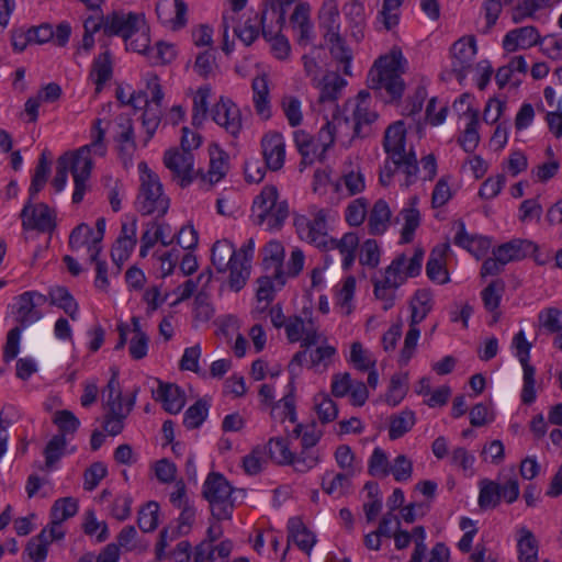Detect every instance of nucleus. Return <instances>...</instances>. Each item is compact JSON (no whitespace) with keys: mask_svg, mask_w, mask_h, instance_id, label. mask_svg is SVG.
Here are the masks:
<instances>
[{"mask_svg":"<svg viewBox=\"0 0 562 562\" xmlns=\"http://www.w3.org/2000/svg\"><path fill=\"white\" fill-rule=\"evenodd\" d=\"M406 63L400 49H392L389 55L381 56L369 71V89L376 92L384 90L385 102L398 101L405 90L402 75L405 72Z\"/></svg>","mask_w":562,"mask_h":562,"instance_id":"nucleus-1","label":"nucleus"},{"mask_svg":"<svg viewBox=\"0 0 562 562\" xmlns=\"http://www.w3.org/2000/svg\"><path fill=\"white\" fill-rule=\"evenodd\" d=\"M424 250L417 248L408 260L404 254L398 255L385 269L382 280H373L374 295L383 302V310L394 305L395 291L405 283L407 278L417 277L422 271Z\"/></svg>","mask_w":562,"mask_h":562,"instance_id":"nucleus-2","label":"nucleus"},{"mask_svg":"<svg viewBox=\"0 0 562 562\" xmlns=\"http://www.w3.org/2000/svg\"><path fill=\"white\" fill-rule=\"evenodd\" d=\"M92 167L93 161L91 156H89L88 147L67 151L57 159L56 173L52 186L56 192L63 191L67 183L68 171H70L75 183L72 203L78 204L83 200Z\"/></svg>","mask_w":562,"mask_h":562,"instance_id":"nucleus-3","label":"nucleus"},{"mask_svg":"<svg viewBox=\"0 0 562 562\" xmlns=\"http://www.w3.org/2000/svg\"><path fill=\"white\" fill-rule=\"evenodd\" d=\"M140 187L136 207L143 215L162 217L169 210L170 200L164 194L162 184L156 172L145 161L138 164Z\"/></svg>","mask_w":562,"mask_h":562,"instance_id":"nucleus-4","label":"nucleus"},{"mask_svg":"<svg viewBox=\"0 0 562 562\" xmlns=\"http://www.w3.org/2000/svg\"><path fill=\"white\" fill-rule=\"evenodd\" d=\"M232 493L233 487L223 474L211 472L207 475L202 495L209 502L211 514L216 520L232 518L234 509Z\"/></svg>","mask_w":562,"mask_h":562,"instance_id":"nucleus-5","label":"nucleus"},{"mask_svg":"<svg viewBox=\"0 0 562 562\" xmlns=\"http://www.w3.org/2000/svg\"><path fill=\"white\" fill-rule=\"evenodd\" d=\"M274 210L272 226H282L289 216V206L285 201H278V190L274 186H266L252 202L251 217L256 225H265L271 209Z\"/></svg>","mask_w":562,"mask_h":562,"instance_id":"nucleus-6","label":"nucleus"},{"mask_svg":"<svg viewBox=\"0 0 562 562\" xmlns=\"http://www.w3.org/2000/svg\"><path fill=\"white\" fill-rule=\"evenodd\" d=\"M143 13L114 10L105 15L104 35L119 36L125 43L135 36V32L144 29Z\"/></svg>","mask_w":562,"mask_h":562,"instance_id":"nucleus-7","label":"nucleus"},{"mask_svg":"<svg viewBox=\"0 0 562 562\" xmlns=\"http://www.w3.org/2000/svg\"><path fill=\"white\" fill-rule=\"evenodd\" d=\"M164 164L172 173V179L181 188L190 186L198 176L194 172V157L190 151L179 150L177 148L168 149L164 155Z\"/></svg>","mask_w":562,"mask_h":562,"instance_id":"nucleus-8","label":"nucleus"},{"mask_svg":"<svg viewBox=\"0 0 562 562\" xmlns=\"http://www.w3.org/2000/svg\"><path fill=\"white\" fill-rule=\"evenodd\" d=\"M21 218L24 231L49 233L56 227L55 216L49 206L45 203L33 204L31 195L21 211Z\"/></svg>","mask_w":562,"mask_h":562,"instance_id":"nucleus-9","label":"nucleus"},{"mask_svg":"<svg viewBox=\"0 0 562 562\" xmlns=\"http://www.w3.org/2000/svg\"><path fill=\"white\" fill-rule=\"evenodd\" d=\"M476 50V42L473 36L461 37L452 44L450 48L451 71L460 83L471 70Z\"/></svg>","mask_w":562,"mask_h":562,"instance_id":"nucleus-10","label":"nucleus"},{"mask_svg":"<svg viewBox=\"0 0 562 562\" xmlns=\"http://www.w3.org/2000/svg\"><path fill=\"white\" fill-rule=\"evenodd\" d=\"M15 300L16 327L24 329L43 317V313L40 311V307L47 302L46 295L36 291H26L16 296Z\"/></svg>","mask_w":562,"mask_h":562,"instance_id":"nucleus-11","label":"nucleus"},{"mask_svg":"<svg viewBox=\"0 0 562 562\" xmlns=\"http://www.w3.org/2000/svg\"><path fill=\"white\" fill-rule=\"evenodd\" d=\"M300 237L317 247L328 248L327 223L325 210H318L313 220L302 218L296 222Z\"/></svg>","mask_w":562,"mask_h":562,"instance_id":"nucleus-12","label":"nucleus"},{"mask_svg":"<svg viewBox=\"0 0 562 562\" xmlns=\"http://www.w3.org/2000/svg\"><path fill=\"white\" fill-rule=\"evenodd\" d=\"M212 120L236 137L241 130L240 111L229 99L221 98L211 111Z\"/></svg>","mask_w":562,"mask_h":562,"instance_id":"nucleus-13","label":"nucleus"},{"mask_svg":"<svg viewBox=\"0 0 562 562\" xmlns=\"http://www.w3.org/2000/svg\"><path fill=\"white\" fill-rule=\"evenodd\" d=\"M262 267L266 273H272L277 286L281 289L285 284L283 270L284 247L278 240H270L262 249Z\"/></svg>","mask_w":562,"mask_h":562,"instance_id":"nucleus-14","label":"nucleus"},{"mask_svg":"<svg viewBox=\"0 0 562 562\" xmlns=\"http://www.w3.org/2000/svg\"><path fill=\"white\" fill-rule=\"evenodd\" d=\"M187 12L188 7L183 0H159L156 4L159 21L173 31L187 24Z\"/></svg>","mask_w":562,"mask_h":562,"instance_id":"nucleus-15","label":"nucleus"},{"mask_svg":"<svg viewBox=\"0 0 562 562\" xmlns=\"http://www.w3.org/2000/svg\"><path fill=\"white\" fill-rule=\"evenodd\" d=\"M346 85V80L337 72H327L316 85L319 88L318 103L324 108L327 105L331 112L339 110L337 100Z\"/></svg>","mask_w":562,"mask_h":562,"instance_id":"nucleus-16","label":"nucleus"},{"mask_svg":"<svg viewBox=\"0 0 562 562\" xmlns=\"http://www.w3.org/2000/svg\"><path fill=\"white\" fill-rule=\"evenodd\" d=\"M405 136L406 130L403 121L391 124L384 133L383 147L394 165H398L404 155L407 154L405 151Z\"/></svg>","mask_w":562,"mask_h":562,"instance_id":"nucleus-17","label":"nucleus"},{"mask_svg":"<svg viewBox=\"0 0 562 562\" xmlns=\"http://www.w3.org/2000/svg\"><path fill=\"white\" fill-rule=\"evenodd\" d=\"M158 387L151 391L153 398L162 404L169 414H178L186 404L183 391L176 384L157 380Z\"/></svg>","mask_w":562,"mask_h":562,"instance_id":"nucleus-18","label":"nucleus"},{"mask_svg":"<svg viewBox=\"0 0 562 562\" xmlns=\"http://www.w3.org/2000/svg\"><path fill=\"white\" fill-rule=\"evenodd\" d=\"M262 155L268 169L280 170L284 165L285 144L281 134L272 133L266 135L261 140Z\"/></svg>","mask_w":562,"mask_h":562,"instance_id":"nucleus-19","label":"nucleus"},{"mask_svg":"<svg viewBox=\"0 0 562 562\" xmlns=\"http://www.w3.org/2000/svg\"><path fill=\"white\" fill-rule=\"evenodd\" d=\"M228 171V155L217 145L210 147V166L206 173L198 171L196 175L201 181L207 183L211 188L220 182Z\"/></svg>","mask_w":562,"mask_h":562,"instance_id":"nucleus-20","label":"nucleus"},{"mask_svg":"<svg viewBox=\"0 0 562 562\" xmlns=\"http://www.w3.org/2000/svg\"><path fill=\"white\" fill-rule=\"evenodd\" d=\"M285 9L279 5H272L270 0L263 2V9L259 13L262 36H276L282 32L285 24Z\"/></svg>","mask_w":562,"mask_h":562,"instance_id":"nucleus-21","label":"nucleus"},{"mask_svg":"<svg viewBox=\"0 0 562 562\" xmlns=\"http://www.w3.org/2000/svg\"><path fill=\"white\" fill-rule=\"evenodd\" d=\"M319 27L324 40H337L340 35L339 10L337 0H324L319 13Z\"/></svg>","mask_w":562,"mask_h":562,"instance_id":"nucleus-22","label":"nucleus"},{"mask_svg":"<svg viewBox=\"0 0 562 562\" xmlns=\"http://www.w3.org/2000/svg\"><path fill=\"white\" fill-rule=\"evenodd\" d=\"M540 41V34L535 26H522L509 31L503 40V48L513 53L517 48H529L537 45Z\"/></svg>","mask_w":562,"mask_h":562,"instance_id":"nucleus-23","label":"nucleus"},{"mask_svg":"<svg viewBox=\"0 0 562 562\" xmlns=\"http://www.w3.org/2000/svg\"><path fill=\"white\" fill-rule=\"evenodd\" d=\"M506 263L519 261L538 250V246L528 239L514 238L494 248Z\"/></svg>","mask_w":562,"mask_h":562,"instance_id":"nucleus-24","label":"nucleus"},{"mask_svg":"<svg viewBox=\"0 0 562 562\" xmlns=\"http://www.w3.org/2000/svg\"><path fill=\"white\" fill-rule=\"evenodd\" d=\"M449 250V244L436 246L429 256L426 265L427 277L438 284H446L449 282V273L445 268L446 256Z\"/></svg>","mask_w":562,"mask_h":562,"instance_id":"nucleus-25","label":"nucleus"},{"mask_svg":"<svg viewBox=\"0 0 562 562\" xmlns=\"http://www.w3.org/2000/svg\"><path fill=\"white\" fill-rule=\"evenodd\" d=\"M288 542H294L302 551L310 554L316 538L300 517H292L288 521Z\"/></svg>","mask_w":562,"mask_h":562,"instance_id":"nucleus-26","label":"nucleus"},{"mask_svg":"<svg viewBox=\"0 0 562 562\" xmlns=\"http://www.w3.org/2000/svg\"><path fill=\"white\" fill-rule=\"evenodd\" d=\"M46 297L50 305L61 308L72 321L78 318V303L67 288H50Z\"/></svg>","mask_w":562,"mask_h":562,"instance_id":"nucleus-27","label":"nucleus"},{"mask_svg":"<svg viewBox=\"0 0 562 562\" xmlns=\"http://www.w3.org/2000/svg\"><path fill=\"white\" fill-rule=\"evenodd\" d=\"M418 198L416 195L409 198L408 205L400 212V216L404 220V226L401 233L402 243H411L414 238L415 231L420 224V213L417 209Z\"/></svg>","mask_w":562,"mask_h":562,"instance_id":"nucleus-28","label":"nucleus"},{"mask_svg":"<svg viewBox=\"0 0 562 562\" xmlns=\"http://www.w3.org/2000/svg\"><path fill=\"white\" fill-rule=\"evenodd\" d=\"M411 321L409 325L418 327L432 308V296L428 290L419 289L415 292L409 303Z\"/></svg>","mask_w":562,"mask_h":562,"instance_id":"nucleus-29","label":"nucleus"},{"mask_svg":"<svg viewBox=\"0 0 562 562\" xmlns=\"http://www.w3.org/2000/svg\"><path fill=\"white\" fill-rule=\"evenodd\" d=\"M359 245L356 233H346L340 239L329 238L328 248L338 249L342 256L344 269H349L355 261V252Z\"/></svg>","mask_w":562,"mask_h":562,"instance_id":"nucleus-30","label":"nucleus"},{"mask_svg":"<svg viewBox=\"0 0 562 562\" xmlns=\"http://www.w3.org/2000/svg\"><path fill=\"white\" fill-rule=\"evenodd\" d=\"M352 137H367L372 133V124L378 114L366 104L358 103L353 111Z\"/></svg>","mask_w":562,"mask_h":562,"instance_id":"nucleus-31","label":"nucleus"},{"mask_svg":"<svg viewBox=\"0 0 562 562\" xmlns=\"http://www.w3.org/2000/svg\"><path fill=\"white\" fill-rule=\"evenodd\" d=\"M518 533L517 550L519 562H537L539 543L535 535L526 527H521Z\"/></svg>","mask_w":562,"mask_h":562,"instance_id":"nucleus-32","label":"nucleus"},{"mask_svg":"<svg viewBox=\"0 0 562 562\" xmlns=\"http://www.w3.org/2000/svg\"><path fill=\"white\" fill-rule=\"evenodd\" d=\"M336 353L337 350L334 346H317L308 350L307 361H304L303 364H307L310 369H314L316 372H324L331 364Z\"/></svg>","mask_w":562,"mask_h":562,"instance_id":"nucleus-33","label":"nucleus"},{"mask_svg":"<svg viewBox=\"0 0 562 562\" xmlns=\"http://www.w3.org/2000/svg\"><path fill=\"white\" fill-rule=\"evenodd\" d=\"M504 290V281L502 279H496L483 289L481 293L484 307L488 312L493 313V323H496L499 319L501 313L498 312V307Z\"/></svg>","mask_w":562,"mask_h":562,"instance_id":"nucleus-34","label":"nucleus"},{"mask_svg":"<svg viewBox=\"0 0 562 562\" xmlns=\"http://www.w3.org/2000/svg\"><path fill=\"white\" fill-rule=\"evenodd\" d=\"M456 225L458 231L453 241L457 246H460L475 255L476 250L483 251L490 247V240L487 238L468 234L462 221H458Z\"/></svg>","mask_w":562,"mask_h":562,"instance_id":"nucleus-35","label":"nucleus"},{"mask_svg":"<svg viewBox=\"0 0 562 562\" xmlns=\"http://www.w3.org/2000/svg\"><path fill=\"white\" fill-rule=\"evenodd\" d=\"M391 220V210L387 203L380 199L378 200L369 215V229L373 235H380L384 233L389 226Z\"/></svg>","mask_w":562,"mask_h":562,"instance_id":"nucleus-36","label":"nucleus"},{"mask_svg":"<svg viewBox=\"0 0 562 562\" xmlns=\"http://www.w3.org/2000/svg\"><path fill=\"white\" fill-rule=\"evenodd\" d=\"M293 136L295 146L302 156L300 165H312L314 162L315 157H319L316 140L303 130L295 131Z\"/></svg>","mask_w":562,"mask_h":562,"instance_id":"nucleus-37","label":"nucleus"},{"mask_svg":"<svg viewBox=\"0 0 562 562\" xmlns=\"http://www.w3.org/2000/svg\"><path fill=\"white\" fill-rule=\"evenodd\" d=\"M325 42L329 47L330 55L338 63V68L341 69L346 76H351L350 64L352 54L341 35H338L337 40H325Z\"/></svg>","mask_w":562,"mask_h":562,"instance_id":"nucleus-38","label":"nucleus"},{"mask_svg":"<svg viewBox=\"0 0 562 562\" xmlns=\"http://www.w3.org/2000/svg\"><path fill=\"white\" fill-rule=\"evenodd\" d=\"M211 258L218 272L226 271L227 267L237 260L233 244L226 239L214 243Z\"/></svg>","mask_w":562,"mask_h":562,"instance_id":"nucleus-39","label":"nucleus"},{"mask_svg":"<svg viewBox=\"0 0 562 562\" xmlns=\"http://www.w3.org/2000/svg\"><path fill=\"white\" fill-rule=\"evenodd\" d=\"M465 112L471 113V119L465 126L462 135L458 138L459 145L467 153H473L480 143L479 135V111L468 106Z\"/></svg>","mask_w":562,"mask_h":562,"instance_id":"nucleus-40","label":"nucleus"},{"mask_svg":"<svg viewBox=\"0 0 562 562\" xmlns=\"http://www.w3.org/2000/svg\"><path fill=\"white\" fill-rule=\"evenodd\" d=\"M352 476V474L341 472L329 477V474L327 473L323 476L322 488L328 495L336 498L341 497L349 492Z\"/></svg>","mask_w":562,"mask_h":562,"instance_id":"nucleus-41","label":"nucleus"},{"mask_svg":"<svg viewBox=\"0 0 562 562\" xmlns=\"http://www.w3.org/2000/svg\"><path fill=\"white\" fill-rule=\"evenodd\" d=\"M112 76V59L109 50L100 54L92 64L91 77L95 83V91L100 92L104 83Z\"/></svg>","mask_w":562,"mask_h":562,"instance_id":"nucleus-42","label":"nucleus"},{"mask_svg":"<svg viewBox=\"0 0 562 562\" xmlns=\"http://www.w3.org/2000/svg\"><path fill=\"white\" fill-rule=\"evenodd\" d=\"M415 413L409 409H404L397 415L390 418L389 437L391 440H396L407 434L415 425Z\"/></svg>","mask_w":562,"mask_h":562,"instance_id":"nucleus-43","label":"nucleus"},{"mask_svg":"<svg viewBox=\"0 0 562 562\" xmlns=\"http://www.w3.org/2000/svg\"><path fill=\"white\" fill-rule=\"evenodd\" d=\"M234 34L246 45L250 46L261 34L259 13L249 16L244 24L232 25Z\"/></svg>","mask_w":562,"mask_h":562,"instance_id":"nucleus-44","label":"nucleus"},{"mask_svg":"<svg viewBox=\"0 0 562 562\" xmlns=\"http://www.w3.org/2000/svg\"><path fill=\"white\" fill-rule=\"evenodd\" d=\"M252 91L257 113L263 119H269L271 114L268 100L269 89L266 77H256L252 80Z\"/></svg>","mask_w":562,"mask_h":562,"instance_id":"nucleus-45","label":"nucleus"},{"mask_svg":"<svg viewBox=\"0 0 562 562\" xmlns=\"http://www.w3.org/2000/svg\"><path fill=\"white\" fill-rule=\"evenodd\" d=\"M539 329L547 335L562 330V311L557 307L543 308L538 314Z\"/></svg>","mask_w":562,"mask_h":562,"instance_id":"nucleus-46","label":"nucleus"},{"mask_svg":"<svg viewBox=\"0 0 562 562\" xmlns=\"http://www.w3.org/2000/svg\"><path fill=\"white\" fill-rule=\"evenodd\" d=\"M501 484L484 479L480 482L479 506L482 509L495 508L501 502Z\"/></svg>","mask_w":562,"mask_h":562,"instance_id":"nucleus-47","label":"nucleus"},{"mask_svg":"<svg viewBox=\"0 0 562 562\" xmlns=\"http://www.w3.org/2000/svg\"><path fill=\"white\" fill-rule=\"evenodd\" d=\"M67 441L64 435H55L47 442L44 449L45 463L40 469L42 471H49L60 460L64 454Z\"/></svg>","mask_w":562,"mask_h":562,"instance_id":"nucleus-48","label":"nucleus"},{"mask_svg":"<svg viewBox=\"0 0 562 562\" xmlns=\"http://www.w3.org/2000/svg\"><path fill=\"white\" fill-rule=\"evenodd\" d=\"M159 505L147 502L138 512L137 525L143 532H151L158 527Z\"/></svg>","mask_w":562,"mask_h":562,"instance_id":"nucleus-49","label":"nucleus"},{"mask_svg":"<svg viewBox=\"0 0 562 562\" xmlns=\"http://www.w3.org/2000/svg\"><path fill=\"white\" fill-rule=\"evenodd\" d=\"M49 171V161L47 160L45 153H42L35 167L31 186L29 188V195H31V200H34L37 193L44 188Z\"/></svg>","mask_w":562,"mask_h":562,"instance_id":"nucleus-50","label":"nucleus"},{"mask_svg":"<svg viewBox=\"0 0 562 562\" xmlns=\"http://www.w3.org/2000/svg\"><path fill=\"white\" fill-rule=\"evenodd\" d=\"M265 448L270 459L278 464H290L293 453L290 451L286 439L271 438Z\"/></svg>","mask_w":562,"mask_h":562,"instance_id":"nucleus-51","label":"nucleus"},{"mask_svg":"<svg viewBox=\"0 0 562 562\" xmlns=\"http://www.w3.org/2000/svg\"><path fill=\"white\" fill-rule=\"evenodd\" d=\"M119 371L112 370V376L108 382V385L105 390L103 391V396L105 401V406L108 411L115 409H123L124 405L122 402V391L119 382Z\"/></svg>","mask_w":562,"mask_h":562,"instance_id":"nucleus-52","label":"nucleus"},{"mask_svg":"<svg viewBox=\"0 0 562 562\" xmlns=\"http://www.w3.org/2000/svg\"><path fill=\"white\" fill-rule=\"evenodd\" d=\"M78 512V501L74 497H63L55 501L50 509V517L56 522H63L74 517Z\"/></svg>","mask_w":562,"mask_h":562,"instance_id":"nucleus-53","label":"nucleus"},{"mask_svg":"<svg viewBox=\"0 0 562 562\" xmlns=\"http://www.w3.org/2000/svg\"><path fill=\"white\" fill-rule=\"evenodd\" d=\"M318 341L319 335L316 333V330L305 328L304 337L302 336L301 338V347L303 348V350L296 352L293 356L289 364L290 371H293L295 366L301 367L304 361H307L308 350L315 347L318 344Z\"/></svg>","mask_w":562,"mask_h":562,"instance_id":"nucleus-54","label":"nucleus"},{"mask_svg":"<svg viewBox=\"0 0 562 562\" xmlns=\"http://www.w3.org/2000/svg\"><path fill=\"white\" fill-rule=\"evenodd\" d=\"M195 508L189 502H186L181 507V513L178 518V526L171 528L170 540H176L180 536H184L190 532L191 527L195 520Z\"/></svg>","mask_w":562,"mask_h":562,"instance_id":"nucleus-55","label":"nucleus"},{"mask_svg":"<svg viewBox=\"0 0 562 562\" xmlns=\"http://www.w3.org/2000/svg\"><path fill=\"white\" fill-rule=\"evenodd\" d=\"M227 269H229V288L235 292L240 291L250 276V265L236 260Z\"/></svg>","mask_w":562,"mask_h":562,"instance_id":"nucleus-56","label":"nucleus"},{"mask_svg":"<svg viewBox=\"0 0 562 562\" xmlns=\"http://www.w3.org/2000/svg\"><path fill=\"white\" fill-rule=\"evenodd\" d=\"M53 423L59 429L58 435H64V438H66L67 435H74L80 426L79 419L68 409L57 411L54 414Z\"/></svg>","mask_w":562,"mask_h":562,"instance_id":"nucleus-57","label":"nucleus"},{"mask_svg":"<svg viewBox=\"0 0 562 562\" xmlns=\"http://www.w3.org/2000/svg\"><path fill=\"white\" fill-rule=\"evenodd\" d=\"M368 472L370 475L379 477H386L391 473L387 456L379 447L374 448L370 457Z\"/></svg>","mask_w":562,"mask_h":562,"instance_id":"nucleus-58","label":"nucleus"},{"mask_svg":"<svg viewBox=\"0 0 562 562\" xmlns=\"http://www.w3.org/2000/svg\"><path fill=\"white\" fill-rule=\"evenodd\" d=\"M207 403L203 400L196 401L184 413L183 425L188 429H194L202 425L207 416Z\"/></svg>","mask_w":562,"mask_h":562,"instance_id":"nucleus-59","label":"nucleus"},{"mask_svg":"<svg viewBox=\"0 0 562 562\" xmlns=\"http://www.w3.org/2000/svg\"><path fill=\"white\" fill-rule=\"evenodd\" d=\"M350 362L359 371H368L375 368V359L363 348L359 341H355L350 348Z\"/></svg>","mask_w":562,"mask_h":562,"instance_id":"nucleus-60","label":"nucleus"},{"mask_svg":"<svg viewBox=\"0 0 562 562\" xmlns=\"http://www.w3.org/2000/svg\"><path fill=\"white\" fill-rule=\"evenodd\" d=\"M211 88L209 86L200 87L193 99V114L192 124L200 126L207 113V98L210 97Z\"/></svg>","mask_w":562,"mask_h":562,"instance_id":"nucleus-61","label":"nucleus"},{"mask_svg":"<svg viewBox=\"0 0 562 562\" xmlns=\"http://www.w3.org/2000/svg\"><path fill=\"white\" fill-rule=\"evenodd\" d=\"M315 409L323 424L335 420L338 415L336 403L326 394H319L315 397Z\"/></svg>","mask_w":562,"mask_h":562,"instance_id":"nucleus-62","label":"nucleus"},{"mask_svg":"<svg viewBox=\"0 0 562 562\" xmlns=\"http://www.w3.org/2000/svg\"><path fill=\"white\" fill-rule=\"evenodd\" d=\"M548 2L549 0H519L513 9L512 19L515 23H520L536 11L548 5Z\"/></svg>","mask_w":562,"mask_h":562,"instance_id":"nucleus-63","label":"nucleus"},{"mask_svg":"<svg viewBox=\"0 0 562 562\" xmlns=\"http://www.w3.org/2000/svg\"><path fill=\"white\" fill-rule=\"evenodd\" d=\"M342 188L347 191V196H352L360 193L364 189V178L360 171H350L344 175L339 182L336 184V190L341 191Z\"/></svg>","mask_w":562,"mask_h":562,"instance_id":"nucleus-64","label":"nucleus"}]
</instances>
